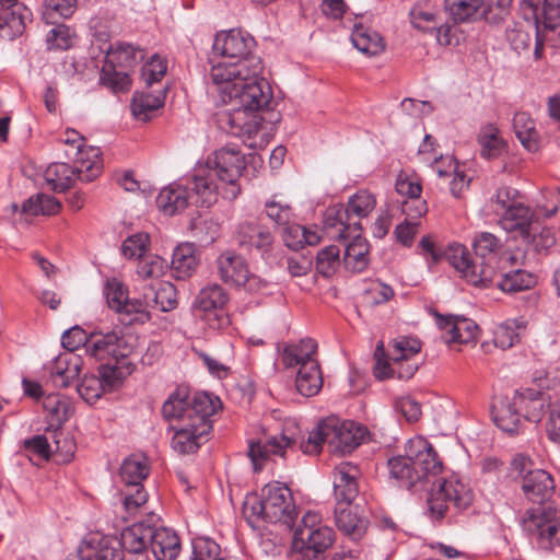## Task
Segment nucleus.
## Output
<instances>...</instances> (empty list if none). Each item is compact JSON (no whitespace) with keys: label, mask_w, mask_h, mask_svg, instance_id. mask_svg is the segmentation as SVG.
<instances>
[{"label":"nucleus","mask_w":560,"mask_h":560,"mask_svg":"<svg viewBox=\"0 0 560 560\" xmlns=\"http://www.w3.org/2000/svg\"><path fill=\"white\" fill-rule=\"evenodd\" d=\"M389 476L398 486L418 492L433 487L427 500L430 515L435 521L446 517L452 509L456 512L466 510L472 502L471 492L459 481L436 478L443 470L432 444L422 436L410 439L405 447V455L395 456L387 462Z\"/></svg>","instance_id":"1"},{"label":"nucleus","mask_w":560,"mask_h":560,"mask_svg":"<svg viewBox=\"0 0 560 560\" xmlns=\"http://www.w3.org/2000/svg\"><path fill=\"white\" fill-rule=\"evenodd\" d=\"M255 49L256 40L247 32L233 28L218 33L212 52L230 61L213 65L208 75L214 86L230 84L229 93L247 108H261L272 100L271 86L260 75L264 66Z\"/></svg>","instance_id":"2"},{"label":"nucleus","mask_w":560,"mask_h":560,"mask_svg":"<svg viewBox=\"0 0 560 560\" xmlns=\"http://www.w3.org/2000/svg\"><path fill=\"white\" fill-rule=\"evenodd\" d=\"M246 168L245 154L236 145H225L210 154L192 171V190L197 202L211 206L220 189L228 199H235L241 187L238 179Z\"/></svg>","instance_id":"3"},{"label":"nucleus","mask_w":560,"mask_h":560,"mask_svg":"<svg viewBox=\"0 0 560 560\" xmlns=\"http://www.w3.org/2000/svg\"><path fill=\"white\" fill-rule=\"evenodd\" d=\"M502 246L501 240L494 234L480 232L476 234L472 241L475 259H470L467 248L459 244L450 246L447 259L469 283L475 287L488 288L491 287L497 277L494 264Z\"/></svg>","instance_id":"4"},{"label":"nucleus","mask_w":560,"mask_h":560,"mask_svg":"<svg viewBox=\"0 0 560 560\" xmlns=\"http://www.w3.org/2000/svg\"><path fill=\"white\" fill-rule=\"evenodd\" d=\"M243 515L247 523L257 527L260 522L294 525L298 512L291 490L276 481L264 486L260 493H249L243 502Z\"/></svg>","instance_id":"5"},{"label":"nucleus","mask_w":560,"mask_h":560,"mask_svg":"<svg viewBox=\"0 0 560 560\" xmlns=\"http://www.w3.org/2000/svg\"><path fill=\"white\" fill-rule=\"evenodd\" d=\"M92 341L90 354L98 360L108 359L100 366L98 377L104 383L106 390L112 392L119 387L133 371V364L129 360L132 348L126 338L115 330Z\"/></svg>","instance_id":"6"},{"label":"nucleus","mask_w":560,"mask_h":560,"mask_svg":"<svg viewBox=\"0 0 560 560\" xmlns=\"http://www.w3.org/2000/svg\"><path fill=\"white\" fill-rule=\"evenodd\" d=\"M318 516L315 513H306L302 518V525L293 534L292 551L296 560H324L325 553L332 546L335 533L330 527L318 526Z\"/></svg>","instance_id":"7"},{"label":"nucleus","mask_w":560,"mask_h":560,"mask_svg":"<svg viewBox=\"0 0 560 560\" xmlns=\"http://www.w3.org/2000/svg\"><path fill=\"white\" fill-rule=\"evenodd\" d=\"M217 92L221 94L223 103L232 105L231 109L222 110L218 114L219 128L224 132L235 137L248 138L256 135L259 130L260 122L256 119V116L248 118L247 113L260 112L269 104L261 108H247L238 102V98L230 94L231 85L223 84L215 86Z\"/></svg>","instance_id":"8"},{"label":"nucleus","mask_w":560,"mask_h":560,"mask_svg":"<svg viewBox=\"0 0 560 560\" xmlns=\"http://www.w3.org/2000/svg\"><path fill=\"white\" fill-rule=\"evenodd\" d=\"M102 171V166L96 162H85L81 160V164L72 168L67 163H51L45 171L44 177L51 190L55 192H63L69 189L75 178L82 183L94 180Z\"/></svg>","instance_id":"9"},{"label":"nucleus","mask_w":560,"mask_h":560,"mask_svg":"<svg viewBox=\"0 0 560 560\" xmlns=\"http://www.w3.org/2000/svg\"><path fill=\"white\" fill-rule=\"evenodd\" d=\"M218 273L222 281L252 291L258 289L260 280L249 273L246 260L238 254L226 250L217 259Z\"/></svg>","instance_id":"10"},{"label":"nucleus","mask_w":560,"mask_h":560,"mask_svg":"<svg viewBox=\"0 0 560 560\" xmlns=\"http://www.w3.org/2000/svg\"><path fill=\"white\" fill-rule=\"evenodd\" d=\"M237 245L244 249H256L261 256L269 255L273 249L275 238L269 228L256 220H243L234 231Z\"/></svg>","instance_id":"11"},{"label":"nucleus","mask_w":560,"mask_h":560,"mask_svg":"<svg viewBox=\"0 0 560 560\" xmlns=\"http://www.w3.org/2000/svg\"><path fill=\"white\" fill-rule=\"evenodd\" d=\"M192 175L187 179L186 184H172L164 187L156 197V206L165 215H175L184 211L189 205L195 203L197 207H202L197 202V196L192 188ZM207 208L209 206H206Z\"/></svg>","instance_id":"12"},{"label":"nucleus","mask_w":560,"mask_h":560,"mask_svg":"<svg viewBox=\"0 0 560 560\" xmlns=\"http://www.w3.org/2000/svg\"><path fill=\"white\" fill-rule=\"evenodd\" d=\"M535 382H538V388L517 389L514 392V398L523 418L537 423L541 420L546 407L550 410V405H553V402L550 395L542 390L545 380L536 377Z\"/></svg>","instance_id":"13"},{"label":"nucleus","mask_w":560,"mask_h":560,"mask_svg":"<svg viewBox=\"0 0 560 560\" xmlns=\"http://www.w3.org/2000/svg\"><path fill=\"white\" fill-rule=\"evenodd\" d=\"M524 529L536 539L540 548H560V518H548L544 514H529L523 521Z\"/></svg>","instance_id":"14"},{"label":"nucleus","mask_w":560,"mask_h":560,"mask_svg":"<svg viewBox=\"0 0 560 560\" xmlns=\"http://www.w3.org/2000/svg\"><path fill=\"white\" fill-rule=\"evenodd\" d=\"M296 443V440L283 433L266 440L250 441L248 457L252 460L254 470L260 471L271 455L284 457L287 450H293Z\"/></svg>","instance_id":"15"},{"label":"nucleus","mask_w":560,"mask_h":560,"mask_svg":"<svg viewBox=\"0 0 560 560\" xmlns=\"http://www.w3.org/2000/svg\"><path fill=\"white\" fill-rule=\"evenodd\" d=\"M331 438L330 453L346 455L354 451L361 443L365 430L353 421L339 423L338 420L330 419Z\"/></svg>","instance_id":"16"},{"label":"nucleus","mask_w":560,"mask_h":560,"mask_svg":"<svg viewBox=\"0 0 560 560\" xmlns=\"http://www.w3.org/2000/svg\"><path fill=\"white\" fill-rule=\"evenodd\" d=\"M360 474L359 467L349 462H342L335 468L334 494L337 505H348L358 497Z\"/></svg>","instance_id":"17"},{"label":"nucleus","mask_w":560,"mask_h":560,"mask_svg":"<svg viewBox=\"0 0 560 560\" xmlns=\"http://www.w3.org/2000/svg\"><path fill=\"white\" fill-rule=\"evenodd\" d=\"M433 315L439 328L444 331L445 342L468 343L476 338L478 326L472 320L459 316H444L436 311L433 312Z\"/></svg>","instance_id":"18"},{"label":"nucleus","mask_w":560,"mask_h":560,"mask_svg":"<svg viewBox=\"0 0 560 560\" xmlns=\"http://www.w3.org/2000/svg\"><path fill=\"white\" fill-rule=\"evenodd\" d=\"M537 223L532 209L523 202L505 209L499 215V225L508 233H517L523 240L530 237L534 224Z\"/></svg>","instance_id":"19"},{"label":"nucleus","mask_w":560,"mask_h":560,"mask_svg":"<svg viewBox=\"0 0 560 560\" xmlns=\"http://www.w3.org/2000/svg\"><path fill=\"white\" fill-rule=\"evenodd\" d=\"M492 419L498 428L509 434L522 431V412L513 397H499L491 407Z\"/></svg>","instance_id":"20"},{"label":"nucleus","mask_w":560,"mask_h":560,"mask_svg":"<svg viewBox=\"0 0 560 560\" xmlns=\"http://www.w3.org/2000/svg\"><path fill=\"white\" fill-rule=\"evenodd\" d=\"M521 489L528 501L540 504L552 495L555 480L548 471L537 468L523 476Z\"/></svg>","instance_id":"21"},{"label":"nucleus","mask_w":560,"mask_h":560,"mask_svg":"<svg viewBox=\"0 0 560 560\" xmlns=\"http://www.w3.org/2000/svg\"><path fill=\"white\" fill-rule=\"evenodd\" d=\"M228 302L229 294L220 284L208 283L200 289L195 298L194 308L205 315L213 314L221 325L225 317L219 313L223 311Z\"/></svg>","instance_id":"22"},{"label":"nucleus","mask_w":560,"mask_h":560,"mask_svg":"<svg viewBox=\"0 0 560 560\" xmlns=\"http://www.w3.org/2000/svg\"><path fill=\"white\" fill-rule=\"evenodd\" d=\"M385 357L384 343L380 341L374 351V375L378 380H385L395 375L400 380H408L418 371L419 363L413 359L411 361H401L392 366Z\"/></svg>","instance_id":"23"},{"label":"nucleus","mask_w":560,"mask_h":560,"mask_svg":"<svg viewBox=\"0 0 560 560\" xmlns=\"http://www.w3.org/2000/svg\"><path fill=\"white\" fill-rule=\"evenodd\" d=\"M150 548L156 560H175L180 551L177 534L166 527L150 526Z\"/></svg>","instance_id":"24"},{"label":"nucleus","mask_w":560,"mask_h":560,"mask_svg":"<svg viewBox=\"0 0 560 560\" xmlns=\"http://www.w3.org/2000/svg\"><path fill=\"white\" fill-rule=\"evenodd\" d=\"M32 12L22 3L0 5V31L2 36L13 39L23 34Z\"/></svg>","instance_id":"25"},{"label":"nucleus","mask_w":560,"mask_h":560,"mask_svg":"<svg viewBox=\"0 0 560 560\" xmlns=\"http://www.w3.org/2000/svg\"><path fill=\"white\" fill-rule=\"evenodd\" d=\"M357 510L358 506H353L352 503L348 505L340 504L335 508L337 527L353 540L360 539L368 529V520L360 516Z\"/></svg>","instance_id":"26"},{"label":"nucleus","mask_w":560,"mask_h":560,"mask_svg":"<svg viewBox=\"0 0 560 560\" xmlns=\"http://www.w3.org/2000/svg\"><path fill=\"white\" fill-rule=\"evenodd\" d=\"M217 402L207 393H196L189 396L188 422L199 425L201 432H210L212 429L211 417L217 410Z\"/></svg>","instance_id":"27"},{"label":"nucleus","mask_w":560,"mask_h":560,"mask_svg":"<svg viewBox=\"0 0 560 560\" xmlns=\"http://www.w3.org/2000/svg\"><path fill=\"white\" fill-rule=\"evenodd\" d=\"M150 526L142 523L133 524L121 532L122 550H126V560H135L137 555L148 556L147 544L150 541Z\"/></svg>","instance_id":"28"},{"label":"nucleus","mask_w":560,"mask_h":560,"mask_svg":"<svg viewBox=\"0 0 560 560\" xmlns=\"http://www.w3.org/2000/svg\"><path fill=\"white\" fill-rule=\"evenodd\" d=\"M317 342L312 338L301 339L298 343H288L281 352V360L285 368L302 366L306 362H318L315 359Z\"/></svg>","instance_id":"29"},{"label":"nucleus","mask_w":560,"mask_h":560,"mask_svg":"<svg viewBox=\"0 0 560 560\" xmlns=\"http://www.w3.org/2000/svg\"><path fill=\"white\" fill-rule=\"evenodd\" d=\"M210 432H201L199 425L187 422L177 429L172 439V447L179 454L195 453Z\"/></svg>","instance_id":"30"},{"label":"nucleus","mask_w":560,"mask_h":560,"mask_svg":"<svg viewBox=\"0 0 560 560\" xmlns=\"http://www.w3.org/2000/svg\"><path fill=\"white\" fill-rule=\"evenodd\" d=\"M536 283L535 277L522 268L511 270H497V277L491 285H495L506 293H516L528 290Z\"/></svg>","instance_id":"31"},{"label":"nucleus","mask_w":560,"mask_h":560,"mask_svg":"<svg viewBox=\"0 0 560 560\" xmlns=\"http://www.w3.org/2000/svg\"><path fill=\"white\" fill-rule=\"evenodd\" d=\"M81 560H126L121 544L116 538L103 537L98 541L97 548L88 544L79 549Z\"/></svg>","instance_id":"32"},{"label":"nucleus","mask_w":560,"mask_h":560,"mask_svg":"<svg viewBox=\"0 0 560 560\" xmlns=\"http://www.w3.org/2000/svg\"><path fill=\"white\" fill-rule=\"evenodd\" d=\"M295 387L304 397H313L319 393L323 387V375L318 362H306L299 368Z\"/></svg>","instance_id":"33"},{"label":"nucleus","mask_w":560,"mask_h":560,"mask_svg":"<svg viewBox=\"0 0 560 560\" xmlns=\"http://www.w3.org/2000/svg\"><path fill=\"white\" fill-rule=\"evenodd\" d=\"M144 292L149 308L170 312L177 306V291L171 282H159L158 287L150 285Z\"/></svg>","instance_id":"34"},{"label":"nucleus","mask_w":560,"mask_h":560,"mask_svg":"<svg viewBox=\"0 0 560 560\" xmlns=\"http://www.w3.org/2000/svg\"><path fill=\"white\" fill-rule=\"evenodd\" d=\"M198 260L191 244L178 245L172 256L171 267L176 279L189 278L196 270Z\"/></svg>","instance_id":"35"},{"label":"nucleus","mask_w":560,"mask_h":560,"mask_svg":"<svg viewBox=\"0 0 560 560\" xmlns=\"http://www.w3.org/2000/svg\"><path fill=\"white\" fill-rule=\"evenodd\" d=\"M351 42L358 50L369 56H376L385 49L382 36L362 25H354Z\"/></svg>","instance_id":"36"},{"label":"nucleus","mask_w":560,"mask_h":560,"mask_svg":"<svg viewBox=\"0 0 560 560\" xmlns=\"http://www.w3.org/2000/svg\"><path fill=\"white\" fill-rule=\"evenodd\" d=\"M166 90L163 89L158 95L151 93H135L131 102V113L138 120L148 121L152 113L164 105Z\"/></svg>","instance_id":"37"},{"label":"nucleus","mask_w":560,"mask_h":560,"mask_svg":"<svg viewBox=\"0 0 560 560\" xmlns=\"http://www.w3.org/2000/svg\"><path fill=\"white\" fill-rule=\"evenodd\" d=\"M369 244L359 234L347 245L343 264L352 272H362L369 265Z\"/></svg>","instance_id":"38"},{"label":"nucleus","mask_w":560,"mask_h":560,"mask_svg":"<svg viewBox=\"0 0 560 560\" xmlns=\"http://www.w3.org/2000/svg\"><path fill=\"white\" fill-rule=\"evenodd\" d=\"M189 392L185 387H178L173 392L162 406V416L167 421L183 420L188 422Z\"/></svg>","instance_id":"39"},{"label":"nucleus","mask_w":560,"mask_h":560,"mask_svg":"<svg viewBox=\"0 0 560 560\" xmlns=\"http://www.w3.org/2000/svg\"><path fill=\"white\" fill-rule=\"evenodd\" d=\"M513 127L516 138L529 152H535L539 147V133L535 122L526 113H516L513 118Z\"/></svg>","instance_id":"40"},{"label":"nucleus","mask_w":560,"mask_h":560,"mask_svg":"<svg viewBox=\"0 0 560 560\" xmlns=\"http://www.w3.org/2000/svg\"><path fill=\"white\" fill-rule=\"evenodd\" d=\"M283 242L287 247L298 250L304 245H316L319 243L320 237L314 231H311L300 224L291 221L289 224L282 226Z\"/></svg>","instance_id":"41"},{"label":"nucleus","mask_w":560,"mask_h":560,"mask_svg":"<svg viewBox=\"0 0 560 560\" xmlns=\"http://www.w3.org/2000/svg\"><path fill=\"white\" fill-rule=\"evenodd\" d=\"M478 142L481 147V156L488 160L500 156L506 150V142L499 136L498 128L492 124L480 129Z\"/></svg>","instance_id":"42"},{"label":"nucleus","mask_w":560,"mask_h":560,"mask_svg":"<svg viewBox=\"0 0 560 560\" xmlns=\"http://www.w3.org/2000/svg\"><path fill=\"white\" fill-rule=\"evenodd\" d=\"M421 350V343L419 340L410 337H398L390 341L388 351L386 352V359L393 364H397L401 361H411L419 354Z\"/></svg>","instance_id":"43"},{"label":"nucleus","mask_w":560,"mask_h":560,"mask_svg":"<svg viewBox=\"0 0 560 560\" xmlns=\"http://www.w3.org/2000/svg\"><path fill=\"white\" fill-rule=\"evenodd\" d=\"M483 0H445V8L456 23L475 21L483 16Z\"/></svg>","instance_id":"44"},{"label":"nucleus","mask_w":560,"mask_h":560,"mask_svg":"<svg viewBox=\"0 0 560 560\" xmlns=\"http://www.w3.org/2000/svg\"><path fill=\"white\" fill-rule=\"evenodd\" d=\"M51 444H52V454L51 457L57 464H68L70 463L75 454L77 443L74 438L60 428L51 431L50 434Z\"/></svg>","instance_id":"45"},{"label":"nucleus","mask_w":560,"mask_h":560,"mask_svg":"<svg viewBox=\"0 0 560 560\" xmlns=\"http://www.w3.org/2000/svg\"><path fill=\"white\" fill-rule=\"evenodd\" d=\"M106 60L116 63L121 69L133 67L139 59L143 58L142 50L128 43H118L115 47L108 45L105 49Z\"/></svg>","instance_id":"46"},{"label":"nucleus","mask_w":560,"mask_h":560,"mask_svg":"<svg viewBox=\"0 0 560 560\" xmlns=\"http://www.w3.org/2000/svg\"><path fill=\"white\" fill-rule=\"evenodd\" d=\"M121 481L127 486H140L149 475V466L145 458L132 455L126 458L119 471Z\"/></svg>","instance_id":"47"},{"label":"nucleus","mask_w":560,"mask_h":560,"mask_svg":"<svg viewBox=\"0 0 560 560\" xmlns=\"http://www.w3.org/2000/svg\"><path fill=\"white\" fill-rule=\"evenodd\" d=\"M116 63L105 60L100 74L101 84L110 88L114 92L127 91L131 80L126 71Z\"/></svg>","instance_id":"48"},{"label":"nucleus","mask_w":560,"mask_h":560,"mask_svg":"<svg viewBox=\"0 0 560 560\" xmlns=\"http://www.w3.org/2000/svg\"><path fill=\"white\" fill-rule=\"evenodd\" d=\"M78 8V0H44L43 21L46 24H57L59 19L71 18Z\"/></svg>","instance_id":"49"},{"label":"nucleus","mask_w":560,"mask_h":560,"mask_svg":"<svg viewBox=\"0 0 560 560\" xmlns=\"http://www.w3.org/2000/svg\"><path fill=\"white\" fill-rule=\"evenodd\" d=\"M330 438L331 422L329 419L320 422L317 428L310 433L306 441L302 440L299 444V448L304 454H318L324 443H327L330 450Z\"/></svg>","instance_id":"50"},{"label":"nucleus","mask_w":560,"mask_h":560,"mask_svg":"<svg viewBox=\"0 0 560 560\" xmlns=\"http://www.w3.org/2000/svg\"><path fill=\"white\" fill-rule=\"evenodd\" d=\"M78 374V362H71V358L68 353L60 354L56 358L55 363L51 366V375L56 384L62 387H68Z\"/></svg>","instance_id":"51"},{"label":"nucleus","mask_w":560,"mask_h":560,"mask_svg":"<svg viewBox=\"0 0 560 560\" xmlns=\"http://www.w3.org/2000/svg\"><path fill=\"white\" fill-rule=\"evenodd\" d=\"M148 308L149 305H147L144 292L141 300H129L127 298L126 302L122 304V307H120V311L117 313L128 317L121 319L124 324L131 325L133 323H145L149 320L150 314Z\"/></svg>","instance_id":"52"},{"label":"nucleus","mask_w":560,"mask_h":560,"mask_svg":"<svg viewBox=\"0 0 560 560\" xmlns=\"http://www.w3.org/2000/svg\"><path fill=\"white\" fill-rule=\"evenodd\" d=\"M102 332H92L90 336L80 328L79 326H74L62 334L61 343L65 349L72 352L80 348L81 346L86 347V351L90 353V346L93 342L92 340H96L100 336H104Z\"/></svg>","instance_id":"53"},{"label":"nucleus","mask_w":560,"mask_h":560,"mask_svg":"<svg viewBox=\"0 0 560 560\" xmlns=\"http://www.w3.org/2000/svg\"><path fill=\"white\" fill-rule=\"evenodd\" d=\"M375 205L374 196L366 190H361L349 199L347 207L343 209L348 213L347 215H355V218L362 219L369 215Z\"/></svg>","instance_id":"54"},{"label":"nucleus","mask_w":560,"mask_h":560,"mask_svg":"<svg viewBox=\"0 0 560 560\" xmlns=\"http://www.w3.org/2000/svg\"><path fill=\"white\" fill-rule=\"evenodd\" d=\"M340 250L336 245L324 247L317 253L316 269L324 277H331L340 265Z\"/></svg>","instance_id":"55"},{"label":"nucleus","mask_w":560,"mask_h":560,"mask_svg":"<svg viewBox=\"0 0 560 560\" xmlns=\"http://www.w3.org/2000/svg\"><path fill=\"white\" fill-rule=\"evenodd\" d=\"M44 408L49 412L52 421L58 423V428L66 422L73 413L72 405L58 395H49L44 401Z\"/></svg>","instance_id":"56"},{"label":"nucleus","mask_w":560,"mask_h":560,"mask_svg":"<svg viewBox=\"0 0 560 560\" xmlns=\"http://www.w3.org/2000/svg\"><path fill=\"white\" fill-rule=\"evenodd\" d=\"M264 213L273 222L275 228H282L294 219L291 206L275 199L266 201Z\"/></svg>","instance_id":"57"},{"label":"nucleus","mask_w":560,"mask_h":560,"mask_svg":"<svg viewBox=\"0 0 560 560\" xmlns=\"http://www.w3.org/2000/svg\"><path fill=\"white\" fill-rule=\"evenodd\" d=\"M46 36L48 50H67L72 46V33L69 26L62 23L55 24Z\"/></svg>","instance_id":"58"},{"label":"nucleus","mask_w":560,"mask_h":560,"mask_svg":"<svg viewBox=\"0 0 560 560\" xmlns=\"http://www.w3.org/2000/svg\"><path fill=\"white\" fill-rule=\"evenodd\" d=\"M78 394L89 404L95 402L104 392H107L98 376H84L77 385Z\"/></svg>","instance_id":"59"},{"label":"nucleus","mask_w":560,"mask_h":560,"mask_svg":"<svg viewBox=\"0 0 560 560\" xmlns=\"http://www.w3.org/2000/svg\"><path fill=\"white\" fill-rule=\"evenodd\" d=\"M220 546L205 537H198L192 540L191 560H220Z\"/></svg>","instance_id":"60"},{"label":"nucleus","mask_w":560,"mask_h":560,"mask_svg":"<svg viewBox=\"0 0 560 560\" xmlns=\"http://www.w3.org/2000/svg\"><path fill=\"white\" fill-rule=\"evenodd\" d=\"M536 224L537 223L534 224V230L527 241L532 243L536 253L547 255L550 248L556 245L555 233L547 226H542L538 230Z\"/></svg>","instance_id":"61"},{"label":"nucleus","mask_w":560,"mask_h":560,"mask_svg":"<svg viewBox=\"0 0 560 560\" xmlns=\"http://www.w3.org/2000/svg\"><path fill=\"white\" fill-rule=\"evenodd\" d=\"M149 246L147 233H136L127 237L121 245V253L126 258H141Z\"/></svg>","instance_id":"62"},{"label":"nucleus","mask_w":560,"mask_h":560,"mask_svg":"<svg viewBox=\"0 0 560 560\" xmlns=\"http://www.w3.org/2000/svg\"><path fill=\"white\" fill-rule=\"evenodd\" d=\"M518 191L512 187H501L495 191V195L491 197V203L493 212L500 215L501 212H505V209H510L517 203Z\"/></svg>","instance_id":"63"},{"label":"nucleus","mask_w":560,"mask_h":560,"mask_svg":"<svg viewBox=\"0 0 560 560\" xmlns=\"http://www.w3.org/2000/svg\"><path fill=\"white\" fill-rule=\"evenodd\" d=\"M520 325L513 323H505L500 325L494 332V343L501 349H509L520 341V334L515 331Z\"/></svg>","instance_id":"64"}]
</instances>
